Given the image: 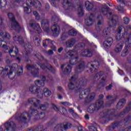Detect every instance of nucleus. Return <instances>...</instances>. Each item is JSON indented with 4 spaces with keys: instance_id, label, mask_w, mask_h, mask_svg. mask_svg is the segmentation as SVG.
Listing matches in <instances>:
<instances>
[{
    "instance_id": "f257e3e1",
    "label": "nucleus",
    "mask_w": 131,
    "mask_h": 131,
    "mask_svg": "<svg viewBox=\"0 0 131 131\" xmlns=\"http://www.w3.org/2000/svg\"><path fill=\"white\" fill-rule=\"evenodd\" d=\"M29 6H31V7L34 6L37 10L41 9V3H40V2L38 0H27V3L23 5L24 12L26 14H30L31 13V9L28 8Z\"/></svg>"
},
{
    "instance_id": "f03ea898",
    "label": "nucleus",
    "mask_w": 131,
    "mask_h": 131,
    "mask_svg": "<svg viewBox=\"0 0 131 131\" xmlns=\"http://www.w3.org/2000/svg\"><path fill=\"white\" fill-rule=\"evenodd\" d=\"M77 77L73 76L71 77L70 80V83L69 84V88L70 90H74V89L78 88V86H83L86 84V80L85 79L81 78L79 80V83L77 84V80H76Z\"/></svg>"
},
{
    "instance_id": "7ed1b4c3",
    "label": "nucleus",
    "mask_w": 131,
    "mask_h": 131,
    "mask_svg": "<svg viewBox=\"0 0 131 131\" xmlns=\"http://www.w3.org/2000/svg\"><path fill=\"white\" fill-rule=\"evenodd\" d=\"M70 65H76V71L77 72H81L84 69V62L80 61V59L78 57H75L72 58L70 60Z\"/></svg>"
},
{
    "instance_id": "20e7f679",
    "label": "nucleus",
    "mask_w": 131,
    "mask_h": 131,
    "mask_svg": "<svg viewBox=\"0 0 131 131\" xmlns=\"http://www.w3.org/2000/svg\"><path fill=\"white\" fill-rule=\"evenodd\" d=\"M104 101L101 100H98L95 103L92 104L87 108V112L93 114L95 111H99L103 107Z\"/></svg>"
},
{
    "instance_id": "39448f33",
    "label": "nucleus",
    "mask_w": 131,
    "mask_h": 131,
    "mask_svg": "<svg viewBox=\"0 0 131 131\" xmlns=\"http://www.w3.org/2000/svg\"><path fill=\"white\" fill-rule=\"evenodd\" d=\"M8 71H12L14 73L17 71V74L19 76L23 74V68L19 67L17 63H14L10 67L6 66L5 67V71L8 72Z\"/></svg>"
},
{
    "instance_id": "423d86ee",
    "label": "nucleus",
    "mask_w": 131,
    "mask_h": 131,
    "mask_svg": "<svg viewBox=\"0 0 131 131\" xmlns=\"http://www.w3.org/2000/svg\"><path fill=\"white\" fill-rule=\"evenodd\" d=\"M30 91L32 94L37 95V97L39 99H42V90L39 88L36 85H32L30 86Z\"/></svg>"
},
{
    "instance_id": "0eeeda50",
    "label": "nucleus",
    "mask_w": 131,
    "mask_h": 131,
    "mask_svg": "<svg viewBox=\"0 0 131 131\" xmlns=\"http://www.w3.org/2000/svg\"><path fill=\"white\" fill-rule=\"evenodd\" d=\"M9 19L11 21V28L14 29V30H20L21 29V27L19 25V24L16 21L15 19V16H14V14L13 13H10L8 14Z\"/></svg>"
},
{
    "instance_id": "6e6552de",
    "label": "nucleus",
    "mask_w": 131,
    "mask_h": 131,
    "mask_svg": "<svg viewBox=\"0 0 131 131\" xmlns=\"http://www.w3.org/2000/svg\"><path fill=\"white\" fill-rule=\"evenodd\" d=\"M131 31V26H126L125 28H123V26H119L117 30V32L118 33H121V32H123L122 33V37H124V35H127V34H128L129 32Z\"/></svg>"
},
{
    "instance_id": "1a4fd4ad",
    "label": "nucleus",
    "mask_w": 131,
    "mask_h": 131,
    "mask_svg": "<svg viewBox=\"0 0 131 131\" xmlns=\"http://www.w3.org/2000/svg\"><path fill=\"white\" fill-rule=\"evenodd\" d=\"M29 25L33 29L34 32H36V33H41V29L39 24L35 23L34 20H31Z\"/></svg>"
},
{
    "instance_id": "9d476101",
    "label": "nucleus",
    "mask_w": 131,
    "mask_h": 131,
    "mask_svg": "<svg viewBox=\"0 0 131 131\" xmlns=\"http://www.w3.org/2000/svg\"><path fill=\"white\" fill-rule=\"evenodd\" d=\"M19 122H24L26 123L30 120V115L26 112H25L20 114L19 118L17 119Z\"/></svg>"
},
{
    "instance_id": "9b49d317",
    "label": "nucleus",
    "mask_w": 131,
    "mask_h": 131,
    "mask_svg": "<svg viewBox=\"0 0 131 131\" xmlns=\"http://www.w3.org/2000/svg\"><path fill=\"white\" fill-rule=\"evenodd\" d=\"M4 131H15L17 129L16 124L14 122H7L5 124Z\"/></svg>"
},
{
    "instance_id": "f8f14e48",
    "label": "nucleus",
    "mask_w": 131,
    "mask_h": 131,
    "mask_svg": "<svg viewBox=\"0 0 131 131\" xmlns=\"http://www.w3.org/2000/svg\"><path fill=\"white\" fill-rule=\"evenodd\" d=\"M87 67L90 70L92 73L95 72L97 69H99V62L92 61L89 62L87 64Z\"/></svg>"
},
{
    "instance_id": "ddd939ff",
    "label": "nucleus",
    "mask_w": 131,
    "mask_h": 131,
    "mask_svg": "<svg viewBox=\"0 0 131 131\" xmlns=\"http://www.w3.org/2000/svg\"><path fill=\"white\" fill-rule=\"evenodd\" d=\"M107 18L110 20V24L111 26H115L118 22V16L112 13H109L107 15Z\"/></svg>"
},
{
    "instance_id": "4468645a",
    "label": "nucleus",
    "mask_w": 131,
    "mask_h": 131,
    "mask_svg": "<svg viewBox=\"0 0 131 131\" xmlns=\"http://www.w3.org/2000/svg\"><path fill=\"white\" fill-rule=\"evenodd\" d=\"M83 46H84V45H83V43H82V44H81V43L78 44L77 45H76L74 49L73 50H69L67 52L68 55H69V56H70V57H73V56H74V54L75 55H77V50H80V48H82V47H83Z\"/></svg>"
},
{
    "instance_id": "2eb2a0df",
    "label": "nucleus",
    "mask_w": 131,
    "mask_h": 131,
    "mask_svg": "<svg viewBox=\"0 0 131 131\" xmlns=\"http://www.w3.org/2000/svg\"><path fill=\"white\" fill-rule=\"evenodd\" d=\"M27 69L28 70H33V72H32V75L34 77H38V69H36V67L35 66H31L30 64H27Z\"/></svg>"
},
{
    "instance_id": "dca6fc26",
    "label": "nucleus",
    "mask_w": 131,
    "mask_h": 131,
    "mask_svg": "<svg viewBox=\"0 0 131 131\" xmlns=\"http://www.w3.org/2000/svg\"><path fill=\"white\" fill-rule=\"evenodd\" d=\"M3 49L5 50L6 53H9L10 55L13 53V51L16 55L18 54V50L16 47H12L11 49L9 47H7L6 45L4 44L2 46Z\"/></svg>"
},
{
    "instance_id": "f3484780",
    "label": "nucleus",
    "mask_w": 131,
    "mask_h": 131,
    "mask_svg": "<svg viewBox=\"0 0 131 131\" xmlns=\"http://www.w3.org/2000/svg\"><path fill=\"white\" fill-rule=\"evenodd\" d=\"M41 27L45 31L49 32L50 31V20L48 19H43L41 22Z\"/></svg>"
},
{
    "instance_id": "a211bd4d",
    "label": "nucleus",
    "mask_w": 131,
    "mask_h": 131,
    "mask_svg": "<svg viewBox=\"0 0 131 131\" xmlns=\"http://www.w3.org/2000/svg\"><path fill=\"white\" fill-rule=\"evenodd\" d=\"M48 45H51V48L53 51L57 50L56 46L54 45H55V42L54 41H52L49 39H46L43 41V47H44V48H47V46H48Z\"/></svg>"
},
{
    "instance_id": "6ab92c4d",
    "label": "nucleus",
    "mask_w": 131,
    "mask_h": 131,
    "mask_svg": "<svg viewBox=\"0 0 131 131\" xmlns=\"http://www.w3.org/2000/svg\"><path fill=\"white\" fill-rule=\"evenodd\" d=\"M62 6L65 9H68L73 8L74 7V4L72 0H64L62 2Z\"/></svg>"
},
{
    "instance_id": "aec40b11",
    "label": "nucleus",
    "mask_w": 131,
    "mask_h": 131,
    "mask_svg": "<svg viewBox=\"0 0 131 131\" xmlns=\"http://www.w3.org/2000/svg\"><path fill=\"white\" fill-rule=\"evenodd\" d=\"M51 30L54 36H58V35L60 34L61 29H60V26H59L58 25L54 24L51 27Z\"/></svg>"
},
{
    "instance_id": "412c9836",
    "label": "nucleus",
    "mask_w": 131,
    "mask_h": 131,
    "mask_svg": "<svg viewBox=\"0 0 131 131\" xmlns=\"http://www.w3.org/2000/svg\"><path fill=\"white\" fill-rule=\"evenodd\" d=\"M28 103L31 104L32 105H34V107L36 108H38L39 107V105L40 104V101L35 98H30L28 100Z\"/></svg>"
},
{
    "instance_id": "4be33fe9",
    "label": "nucleus",
    "mask_w": 131,
    "mask_h": 131,
    "mask_svg": "<svg viewBox=\"0 0 131 131\" xmlns=\"http://www.w3.org/2000/svg\"><path fill=\"white\" fill-rule=\"evenodd\" d=\"M81 56L90 58L93 56V51L91 49H86L82 52Z\"/></svg>"
},
{
    "instance_id": "5701e85b",
    "label": "nucleus",
    "mask_w": 131,
    "mask_h": 131,
    "mask_svg": "<svg viewBox=\"0 0 131 131\" xmlns=\"http://www.w3.org/2000/svg\"><path fill=\"white\" fill-rule=\"evenodd\" d=\"M117 97H113L111 95H108L106 96V100L109 101V102H106V105L107 107H110L112 104H113L116 102Z\"/></svg>"
},
{
    "instance_id": "b1692460",
    "label": "nucleus",
    "mask_w": 131,
    "mask_h": 131,
    "mask_svg": "<svg viewBox=\"0 0 131 131\" xmlns=\"http://www.w3.org/2000/svg\"><path fill=\"white\" fill-rule=\"evenodd\" d=\"M85 25L87 26H92L94 24V15L90 14L88 15V18L85 19Z\"/></svg>"
},
{
    "instance_id": "393cba45",
    "label": "nucleus",
    "mask_w": 131,
    "mask_h": 131,
    "mask_svg": "<svg viewBox=\"0 0 131 131\" xmlns=\"http://www.w3.org/2000/svg\"><path fill=\"white\" fill-rule=\"evenodd\" d=\"M113 42V39L112 38H108L106 39L103 42L104 48L105 49H109L110 47L112 45V43Z\"/></svg>"
},
{
    "instance_id": "a878e982",
    "label": "nucleus",
    "mask_w": 131,
    "mask_h": 131,
    "mask_svg": "<svg viewBox=\"0 0 131 131\" xmlns=\"http://www.w3.org/2000/svg\"><path fill=\"white\" fill-rule=\"evenodd\" d=\"M45 80H46V77L42 76V80H37L35 81V84L38 88H42L45 86Z\"/></svg>"
},
{
    "instance_id": "bb28decb",
    "label": "nucleus",
    "mask_w": 131,
    "mask_h": 131,
    "mask_svg": "<svg viewBox=\"0 0 131 131\" xmlns=\"http://www.w3.org/2000/svg\"><path fill=\"white\" fill-rule=\"evenodd\" d=\"M0 37H2L3 39H5V38L9 39L11 36L10 34L5 32V29H3L0 30Z\"/></svg>"
},
{
    "instance_id": "cd10ccee",
    "label": "nucleus",
    "mask_w": 131,
    "mask_h": 131,
    "mask_svg": "<svg viewBox=\"0 0 131 131\" xmlns=\"http://www.w3.org/2000/svg\"><path fill=\"white\" fill-rule=\"evenodd\" d=\"M102 76H103V77L101 79V80H102V81H105L106 78H107V75L104 74V72H103L97 73L94 77V78H97V79H99V78H101Z\"/></svg>"
},
{
    "instance_id": "c85d7f7f",
    "label": "nucleus",
    "mask_w": 131,
    "mask_h": 131,
    "mask_svg": "<svg viewBox=\"0 0 131 131\" xmlns=\"http://www.w3.org/2000/svg\"><path fill=\"white\" fill-rule=\"evenodd\" d=\"M76 42L75 39L72 38L69 40H68L66 42V46L67 48H72Z\"/></svg>"
},
{
    "instance_id": "c756f323",
    "label": "nucleus",
    "mask_w": 131,
    "mask_h": 131,
    "mask_svg": "<svg viewBox=\"0 0 131 131\" xmlns=\"http://www.w3.org/2000/svg\"><path fill=\"white\" fill-rule=\"evenodd\" d=\"M65 67L64 70V74H66L67 75H68L69 73L71 72V69H72V67L70 66V65L68 64L67 66L64 65L61 66V69L64 68Z\"/></svg>"
},
{
    "instance_id": "7c9ffc66",
    "label": "nucleus",
    "mask_w": 131,
    "mask_h": 131,
    "mask_svg": "<svg viewBox=\"0 0 131 131\" xmlns=\"http://www.w3.org/2000/svg\"><path fill=\"white\" fill-rule=\"evenodd\" d=\"M79 98L81 100L83 99V95H86L90 93V90L89 89H85V90L83 91V89L80 88L79 89Z\"/></svg>"
},
{
    "instance_id": "2f4dec72",
    "label": "nucleus",
    "mask_w": 131,
    "mask_h": 131,
    "mask_svg": "<svg viewBox=\"0 0 131 131\" xmlns=\"http://www.w3.org/2000/svg\"><path fill=\"white\" fill-rule=\"evenodd\" d=\"M96 94L95 93H92L91 94H89L88 96L85 98V102L86 103H90L91 101H93L94 99H95V97Z\"/></svg>"
},
{
    "instance_id": "473e14b6",
    "label": "nucleus",
    "mask_w": 131,
    "mask_h": 131,
    "mask_svg": "<svg viewBox=\"0 0 131 131\" xmlns=\"http://www.w3.org/2000/svg\"><path fill=\"white\" fill-rule=\"evenodd\" d=\"M126 101L124 99H121L118 104L117 105V109L120 110V109H122L123 108V106H124V104H125Z\"/></svg>"
},
{
    "instance_id": "72a5a7b5",
    "label": "nucleus",
    "mask_w": 131,
    "mask_h": 131,
    "mask_svg": "<svg viewBox=\"0 0 131 131\" xmlns=\"http://www.w3.org/2000/svg\"><path fill=\"white\" fill-rule=\"evenodd\" d=\"M28 114L29 115H30V117L32 116H36V115H38V111L31 107L29 111Z\"/></svg>"
},
{
    "instance_id": "f704fd0d",
    "label": "nucleus",
    "mask_w": 131,
    "mask_h": 131,
    "mask_svg": "<svg viewBox=\"0 0 131 131\" xmlns=\"http://www.w3.org/2000/svg\"><path fill=\"white\" fill-rule=\"evenodd\" d=\"M42 94H43L45 97H46V98H49V97H50V96L52 95V92L50 91V90H49L48 88H45L43 90ZM42 97H43V95H42Z\"/></svg>"
},
{
    "instance_id": "c9c22d12",
    "label": "nucleus",
    "mask_w": 131,
    "mask_h": 131,
    "mask_svg": "<svg viewBox=\"0 0 131 131\" xmlns=\"http://www.w3.org/2000/svg\"><path fill=\"white\" fill-rule=\"evenodd\" d=\"M123 48V44L122 42L119 43L115 49V52L116 53H120L121 52L122 48Z\"/></svg>"
},
{
    "instance_id": "e433bc0d",
    "label": "nucleus",
    "mask_w": 131,
    "mask_h": 131,
    "mask_svg": "<svg viewBox=\"0 0 131 131\" xmlns=\"http://www.w3.org/2000/svg\"><path fill=\"white\" fill-rule=\"evenodd\" d=\"M39 66L41 69L45 71H48V70L52 71V70L53 69V67L51 65H49L48 67H46L43 63H40Z\"/></svg>"
},
{
    "instance_id": "4c0bfd02",
    "label": "nucleus",
    "mask_w": 131,
    "mask_h": 131,
    "mask_svg": "<svg viewBox=\"0 0 131 131\" xmlns=\"http://www.w3.org/2000/svg\"><path fill=\"white\" fill-rule=\"evenodd\" d=\"M109 113H110V111L105 110L102 112L100 113V116H101L102 118H106L109 116Z\"/></svg>"
},
{
    "instance_id": "58836bf2",
    "label": "nucleus",
    "mask_w": 131,
    "mask_h": 131,
    "mask_svg": "<svg viewBox=\"0 0 131 131\" xmlns=\"http://www.w3.org/2000/svg\"><path fill=\"white\" fill-rule=\"evenodd\" d=\"M85 6L88 11H91L94 8V4L89 1L86 2Z\"/></svg>"
},
{
    "instance_id": "ea45409f",
    "label": "nucleus",
    "mask_w": 131,
    "mask_h": 131,
    "mask_svg": "<svg viewBox=\"0 0 131 131\" xmlns=\"http://www.w3.org/2000/svg\"><path fill=\"white\" fill-rule=\"evenodd\" d=\"M110 28H105L103 30L102 35L104 37H107V35H110Z\"/></svg>"
},
{
    "instance_id": "a19ab883",
    "label": "nucleus",
    "mask_w": 131,
    "mask_h": 131,
    "mask_svg": "<svg viewBox=\"0 0 131 131\" xmlns=\"http://www.w3.org/2000/svg\"><path fill=\"white\" fill-rule=\"evenodd\" d=\"M39 107L40 110L45 111V110H47L49 108V104L47 102L42 104H40V103Z\"/></svg>"
},
{
    "instance_id": "79ce46f5",
    "label": "nucleus",
    "mask_w": 131,
    "mask_h": 131,
    "mask_svg": "<svg viewBox=\"0 0 131 131\" xmlns=\"http://www.w3.org/2000/svg\"><path fill=\"white\" fill-rule=\"evenodd\" d=\"M13 40H14V41H17V40H18L20 45L24 43L22 37L16 36V35H13Z\"/></svg>"
},
{
    "instance_id": "37998d69",
    "label": "nucleus",
    "mask_w": 131,
    "mask_h": 131,
    "mask_svg": "<svg viewBox=\"0 0 131 131\" xmlns=\"http://www.w3.org/2000/svg\"><path fill=\"white\" fill-rule=\"evenodd\" d=\"M103 26V21L102 20H99L96 25V30L97 31H101L102 27Z\"/></svg>"
},
{
    "instance_id": "c03bdc74",
    "label": "nucleus",
    "mask_w": 131,
    "mask_h": 131,
    "mask_svg": "<svg viewBox=\"0 0 131 131\" xmlns=\"http://www.w3.org/2000/svg\"><path fill=\"white\" fill-rule=\"evenodd\" d=\"M62 129H68V128H70L71 127V123H63L62 124Z\"/></svg>"
},
{
    "instance_id": "a18cd8bd",
    "label": "nucleus",
    "mask_w": 131,
    "mask_h": 131,
    "mask_svg": "<svg viewBox=\"0 0 131 131\" xmlns=\"http://www.w3.org/2000/svg\"><path fill=\"white\" fill-rule=\"evenodd\" d=\"M59 111L61 114H62V115H66V114H67V110L63 106H60L59 107Z\"/></svg>"
},
{
    "instance_id": "49530a36",
    "label": "nucleus",
    "mask_w": 131,
    "mask_h": 131,
    "mask_svg": "<svg viewBox=\"0 0 131 131\" xmlns=\"http://www.w3.org/2000/svg\"><path fill=\"white\" fill-rule=\"evenodd\" d=\"M13 71H8L7 73H6L8 75V77L10 79H14L15 78V74H13Z\"/></svg>"
},
{
    "instance_id": "de8ad7c7",
    "label": "nucleus",
    "mask_w": 131,
    "mask_h": 131,
    "mask_svg": "<svg viewBox=\"0 0 131 131\" xmlns=\"http://www.w3.org/2000/svg\"><path fill=\"white\" fill-rule=\"evenodd\" d=\"M59 130L63 131V126L62 124H58L54 127L55 131H58Z\"/></svg>"
},
{
    "instance_id": "09e8293b",
    "label": "nucleus",
    "mask_w": 131,
    "mask_h": 131,
    "mask_svg": "<svg viewBox=\"0 0 131 131\" xmlns=\"http://www.w3.org/2000/svg\"><path fill=\"white\" fill-rule=\"evenodd\" d=\"M78 15L79 17H82L83 16V10L82 7H80L78 9Z\"/></svg>"
},
{
    "instance_id": "8fccbe9b",
    "label": "nucleus",
    "mask_w": 131,
    "mask_h": 131,
    "mask_svg": "<svg viewBox=\"0 0 131 131\" xmlns=\"http://www.w3.org/2000/svg\"><path fill=\"white\" fill-rule=\"evenodd\" d=\"M69 35H71V36H75L76 34H77V32L74 30H70L68 32Z\"/></svg>"
},
{
    "instance_id": "3c124183",
    "label": "nucleus",
    "mask_w": 131,
    "mask_h": 131,
    "mask_svg": "<svg viewBox=\"0 0 131 131\" xmlns=\"http://www.w3.org/2000/svg\"><path fill=\"white\" fill-rule=\"evenodd\" d=\"M35 45L36 46H39L40 45V38L39 37H35L34 40Z\"/></svg>"
},
{
    "instance_id": "603ef678",
    "label": "nucleus",
    "mask_w": 131,
    "mask_h": 131,
    "mask_svg": "<svg viewBox=\"0 0 131 131\" xmlns=\"http://www.w3.org/2000/svg\"><path fill=\"white\" fill-rule=\"evenodd\" d=\"M52 21H54L55 22H58L59 21V17L58 15L55 14L53 16L52 18Z\"/></svg>"
},
{
    "instance_id": "864d4df0",
    "label": "nucleus",
    "mask_w": 131,
    "mask_h": 131,
    "mask_svg": "<svg viewBox=\"0 0 131 131\" xmlns=\"http://www.w3.org/2000/svg\"><path fill=\"white\" fill-rule=\"evenodd\" d=\"M115 8L118 10V11L121 13H123V12H124V9L121 6H115Z\"/></svg>"
},
{
    "instance_id": "5fc2aeb1",
    "label": "nucleus",
    "mask_w": 131,
    "mask_h": 131,
    "mask_svg": "<svg viewBox=\"0 0 131 131\" xmlns=\"http://www.w3.org/2000/svg\"><path fill=\"white\" fill-rule=\"evenodd\" d=\"M37 59L40 60V61H42L43 60V57L40 54V53H38L36 55H35Z\"/></svg>"
},
{
    "instance_id": "6e6d98bb",
    "label": "nucleus",
    "mask_w": 131,
    "mask_h": 131,
    "mask_svg": "<svg viewBox=\"0 0 131 131\" xmlns=\"http://www.w3.org/2000/svg\"><path fill=\"white\" fill-rule=\"evenodd\" d=\"M0 6L2 7H5V6H7V0H1Z\"/></svg>"
},
{
    "instance_id": "4d7b16f0",
    "label": "nucleus",
    "mask_w": 131,
    "mask_h": 131,
    "mask_svg": "<svg viewBox=\"0 0 131 131\" xmlns=\"http://www.w3.org/2000/svg\"><path fill=\"white\" fill-rule=\"evenodd\" d=\"M6 73H8V71L6 72V69L4 70L3 67H0V75L1 74H6Z\"/></svg>"
},
{
    "instance_id": "13d9d810",
    "label": "nucleus",
    "mask_w": 131,
    "mask_h": 131,
    "mask_svg": "<svg viewBox=\"0 0 131 131\" xmlns=\"http://www.w3.org/2000/svg\"><path fill=\"white\" fill-rule=\"evenodd\" d=\"M123 21L124 24H128L129 23V18L128 17H124L123 19Z\"/></svg>"
},
{
    "instance_id": "bf43d9fd",
    "label": "nucleus",
    "mask_w": 131,
    "mask_h": 131,
    "mask_svg": "<svg viewBox=\"0 0 131 131\" xmlns=\"http://www.w3.org/2000/svg\"><path fill=\"white\" fill-rule=\"evenodd\" d=\"M101 12L103 15H106L108 12V9L106 8H102L101 9Z\"/></svg>"
},
{
    "instance_id": "052dcab7",
    "label": "nucleus",
    "mask_w": 131,
    "mask_h": 131,
    "mask_svg": "<svg viewBox=\"0 0 131 131\" xmlns=\"http://www.w3.org/2000/svg\"><path fill=\"white\" fill-rule=\"evenodd\" d=\"M33 15H35V17L36 20H39L40 17H39V15L38 14V13H37V12H36V11H34V12H33Z\"/></svg>"
},
{
    "instance_id": "680f3d73",
    "label": "nucleus",
    "mask_w": 131,
    "mask_h": 131,
    "mask_svg": "<svg viewBox=\"0 0 131 131\" xmlns=\"http://www.w3.org/2000/svg\"><path fill=\"white\" fill-rule=\"evenodd\" d=\"M60 103L62 104V105H63L64 106H71V104L69 103V102L65 101V102H61Z\"/></svg>"
},
{
    "instance_id": "e2e57ef3",
    "label": "nucleus",
    "mask_w": 131,
    "mask_h": 131,
    "mask_svg": "<svg viewBox=\"0 0 131 131\" xmlns=\"http://www.w3.org/2000/svg\"><path fill=\"white\" fill-rule=\"evenodd\" d=\"M121 38H122V37H121V36L120 35V33H118V32H117V34L116 35V39H117V40H120Z\"/></svg>"
},
{
    "instance_id": "0e129e2a",
    "label": "nucleus",
    "mask_w": 131,
    "mask_h": 131,
    "mask_svg": "<svg viewBox=\"0 0 131 131\" xmlns=\"http://www.w3.org/2000/svg\"><path fill=\"white\" fill-rule=\"evenodd\" d=\"M52 108L55 110V111H56V112H59L60 110V108H58V107H57V106H56L54 103H52Z\"/></svg>"
},
{
    "instance_id": "69168bd1",
    "label": "nucleus",
    "mask_w": 131,
    "mask_h": 131,
    "mask_svg": "<svg viewBox=\"0 0 131 131\" xmlns=\"http://www.w3.org/2000/svg\"><path fill=\"white\" fill-rule=\"evenodd\" d=\"M128 54V51L125 50L122 52L121 56L122 57H125L126 55H127Z\"/></svg>"
},
{
    "instance_id": "338daca9",
    "label": "nucleus",
    "mask_w": 131,
    "mask_h": 131,
    "mask_svg": "<svg viewBox=\"0 0 131 131\" xmlns=\"http://www.w3.org/2000/svg\"><path fill=\"white\" fill-rule=\"evenodd\" d=\"M89 130L90 131H97V128H96V127H94V126L89 127Z\"/></svg>"
},
{
    "instance_id": "774afa93",
    "label": "nucleus",
    "mask_w": 131,
    "mask_h": 131,
    "mask_svg": "<svg viewBox=\"0 0 131 131\" xmlns=\"http://www.w3.org/2000/svg\"><path fill=\"white\" fill-rule=\"evenodd\" d=\"M45 116H46V114H45V113H41L39 115V117L40 119H42V118H43L45 117Z\"/></svg>"
}]
</instances>
